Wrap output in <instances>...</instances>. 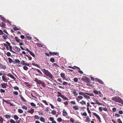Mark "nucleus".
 Here are the masks:
<instances>
[{
	"label": "nucleus",
	"mask_w": 123,
	"mask_h": 123,
	"mask_svg": "<svg viewBox=\"0 0 123 123\" xmlns=\"http://www.w3.org/2000/svg\"><path fill=\"white\" fill-rule=\"evenodd\" d=\"M57 120L59 122H62V119L61 118L59 117L57 119Z\"/></svg>",
	"instance_id": "nucleus-32"
},
{
	"label": "nucleus",
	"mask_w": 123,
	"mask_h": 123,
	"mask_svg": "<svg viewBox=\"0 0 123 123\" xmlns=\"http://www.w3.org/2000/svg\"><path fill=\"white\" fill-rule=\"evenodd\" d=\"M49 54L51 55H58L59 53L58 52H49Z\"/></svg>",
	"instance_id": "nucleus-3"
},
{
	"label": "nucleus",
	"mask_w": 123,
	"mask_h": 123,
	"mask_svg": "<svg viewBox=\"0 0 123 123\" xmlns=\"http://www.w3.org/2000/svg\"><path fill=\"white\" fill-rule=\"evenodd\" d=\"M10 48V51L13 52L15 53V52H14V51H13V50H12V46H10L9 47Z\"/></svg>",
	"instance_id": "nucleus-51"
},
{
	"label": "nucleus",
	"mask_w": 123,
	"mask_h": 123,
	"mask_svg": "<svg viewBox=\"0 0 123 123\" xmlns=\"http://www.w3.org/2000/svg\"><path fill=\"white\" fill-rule=\"evenodd\" d=\"M84 97L87 99H90V98L89 96H88L85 94L84 95Z\"/></svg>",
	"instance_id": "nucleus-38"
},
{
	"label": "nucleus",
	"mask_w": 123,
	"mask_h": 123,
	"mask_svg": "<svg viewBox=\"0 0 123 123\" xmlns=\"http://www.w3.org/2000/svg\"><path fill=\"white\" fill-rule=\"evenodd\" d=\"M73 108L75 110H77L79 109L78 107L77 106H74Z\"/></svg>",
	"instance_id": "nucleus-33"
},
{
	"label": "nucleus",
	"mask_w": 123,
	"mask_h": 123,
	"mask_svg": "<svg viewBox=\"0 0 123 123\" xmlns=\"http://www.w3.org/2000/svg\"><path fill=\"white\" fill-rule=\"evenodd\" d=\"M112 111L114 112H115L116 111V108L114 107L112 108Z\"/></svg>",
	"instance_id": "nucleus-64"
},
{
	"label": "nucleus",
	"mask_w": 123,
	"mask_h": 123,
	"mask_svg": "<svg viewBox=\"0 0 123 123\" xmlns=\"http://www.w3.org/2000/svg\"><path fill=\"white\" fill-rule=\"evenodd\" d=\"M32 64L33 65L36 66L37 67L39 68V65H38L37 64H36L35 63H32Z\"/></svg>",
	"instance_id": "nucleus-48"
},
{
	"label": "nucleus",
	"mask_w": 123,
	"mask_h": 123,
	"mask_svg": "<svg viewBox=\"0 0 123 123\" xmlns=\"http://www.w3.org/2000/svg\"><path fill=\"white\" fill-rule=\"evenodd\" d=\"M41 84L43 86V87H45L46 84H45L44 82L42 81Z\"/></svg>",
	"instance_id": "nucleus-41"
},
{
	"label": "nucleus",
	"mask_w": 123,
	"mask_h": 123,
	"mask_svg": "<svg viewBox=\"0 0 123 123\" xmlns=\"http://www.w3.org/2000/svg\"><path fill=\"white\" fill-rule=\"evenodd\" d=\"M6 68V66H3L0 63V68L4 69Z\"/></svg>",
	"instance_id": "nucleus-17"
},
{
	"label": "nucleus",
	"mask_w": 123,
	"mask_h": 123,
	"mask_svg": "<svg viewBox=\"0 0 123 123\" xmlns=\"http://www.w3.org/2000/svg\"><path fill=\"white\" fill-rule=\"evenodd\" d=\"M117 97H113L112 98V100L114 101H115L116 102V100L117 99Z\"/></svg>",
	"instance_id": "nucleus-27"
},
{
	"label": "nucleus",
	"mask_w": 123,
	"mask_h": 123,
	"mask_svg": "<svg viewBox=\"0 0 123 123\" xmlns=\"http://www.w3.org/2000/svg\"><path fill=\"white\" fill-rule=\"evenodd\" d=\"M34 109H32L31 110H29L27 111V112L30 113L32 114L34 112Z\"/></svg>",
	"instance_id": "nucleus-11"
},
{
	"label": "nucleus",
	"mask_w": 123,
	"mask_h": 123,
	"mask_svg": "<svg viewBox=\"0 0 123 123\" xmlns=\"http://www.w3.org/2000/svg\"><path fill=\"white\" fill-rule=\"evenodd\" d=\"M117 121L119 123H122V121L120 119H118L117 120Z\"/></svg>",
	"instance_id": "nucleus-55"
},
{
	"label": "nucleus",
	"mask_w": 123,
	"mask_h": 123,
	"mask_svg": "<svg viewBox=\"0 0 123 123\" xmlns=\"http://www.w3.org/2000/svg\"><path fill=\"white\" fill-rule=\"evenodd\" d=\"M3 121L4 120L3 118L0 116V123H3Z\"/></svg>",
	"instance_id": "nucleus-21"
},
{
	"label": "nucleus",
	"mask_w": 123,
	"mask_h": 123,
	"mask_svg": "<svg viewBox=\"0 0 123 123\" xmlns=\"http://www.w3.org/2000/svg\"><path fill=\"white\" fill-rule=\"evenodd\" d=\"M2 45H3V46L6 47V49L7 50H9V48L7 44L5 43H3L2 44Z\"/></svg>",
	"instance_id": "nucleus-15"
},
{
	"label": "nucleus",
	"mask_w": 123,
	"mask_h": 123,
	"mask_svg": "<svg viewBox=\"0 0 123 123\" xmlns=\"http://www.w3.org/2000/svg\"><path fill=\"white\" fill-rule=\"evenodd\" d=\"M122 99L121 98L119 97H117V99L116 100V102L120 103Z\"/></svg>",
	"instance_id": "nucleus-12"
},
{
	"label": "nucleus",
	"mask_w": 123,
	"mask_h": 123,
	"mask_svg": "<svg viewBox=\"0 0 123 123\" xmlns=\"http://www.w3.org/2000/svg\"><path fill=\"white\" fill-rule=\"evenodd\" d=\"M4 34V35L2 37L3 38L4 40H6L7 39V38L8 37V36L5 34L4 33L3 34Z\"/></svg>",
	"instance_id": "nucleus-13"
},
{
	"label": "nucleus",
	"mask_w": 123,
	"mask_h": 123,
	"mask_svg": "<svg viewBox=\"0 0 123 123\" xmlns=\"http://www.w3.org/2000/svg\"><path fill=\"white\" fill-rule=\"evenodd\" d=\"M14 39L17 43H19L20 42V41H21L18 38V37L17 36H15V37Z\"/></svg>",
	"instance_id": "nucleus-8"
},
{
	"label": "nucleus",
	"mask_w": 123,
	"mask_h": 123,
	"mask_svg": "<svg viewBox=\"0 0 123 123\" xmlns=\"http://www.w3.org/2000/svg\"><path fill=\"white\" fill-rule=\"evenodd\" d=\"M6 55L8 56H10L11 55L10 53L9 52H7Z\"/></svg>",
	"instance_id": "nucleus-47"
},
{
	"label": "nucleus",
	"mask_w": 123,
	"mask_h": 123,
	"mask_svg": "<svg viewBox=\"0 0 123 123\" xmlns=\"http://www.w3.org/2000/svg\"><path fill=\"white\" fill-rule=\"evenodd\" d=\"M85 78V82H86L89 83L90 82V79L88 78L86 76H84Z\"/></svg>",
	"instance_id": "nucleus-10"
},
{
	"label": "nucleus",
	"mask_w": 123,
	"mask_h": 123,
	"mask_svg": "<svg viewBox=\"0 0 123 123\" xmlns=\"http://www.w3.org/2000/svg\"><path fill=\"white\" fill-rule=\"evenodd\" d=\"M68 114L67 112L64 109L63 111L62 115L63 116L66 117L68 115Z\"/></svg>",
	"instance_id": "nucleus-5"
},
{
	"label": "nucleus",
	"mask_w": 123,
	"mask_h": 123,
	"mask_svg": "<svg viewBox=\"0 0 123 123\" xmlns=\"http://www.w3.org/2000/svg\"><path fill=\"white\" fill-rule=\"evenodd\" d=\"M13 117L14 119L15 120H17L19 118L16 115H14L13 116Z\"/></svg>",
	"instance_id": "nucleus-18"
},
{
	"label": "nucleus",
	"mask_w": 123,
	"mask_h": 123,
	"mask_svg": "<svg viewBox=\"0 0 123 123\" xmlns=\"http://www.w3.org/2000/svg\"><path fill=\"white\" fill-rule=\"evenodd\" d=\"M93 92L95 94H98V91L97 90H94L93 91Z\"/></svg>",
	"instance_id": "nucleus-34"
},
{
	"label": "nucleus",
	"mask_w": 123,
	"mask_h": 123,
	"mask_svg": "<svg viewBox=\"0 0 123 123\" xmlns=\"http://www.w3.org/2000/svg\"><path fill=\"white\" fill-rule=\"evenodd\" d=\"M18 112L20 113H22L23 112V111L21 109H19L18 110Z\"/></svg>",
	"instance_id": "nucleus-31"
},
{
	"label": "nucleus",
	"mask_w": 123,
	"mask_h": 123,
	"mask_svg": "<svg viewBox=\"0 0 123 123\" xmlns=\"http://www.w3.org/2000/svg\"><path fill=\"white\" fill-rule=\"evenodd\" d=\"M3 100L4 102H5V103H6L7 104H10V102H9V101H6V100H4L3 99Z\"/></svg>",
	"instance_id": "nucleus-57"
},
{
	"label": "nucleus",
	"mask_w": 123,
	"mask_h": 123,
	"mask_svg": "<svg viewBox=\"0 0 123 123\" xmlns=\"http://www.w3.org/2000/svg\"><path fill=\"white\" fill-rule=\"evenodd\" d=\"M15 49L17 52H19L20 50V49L16 46L15 47Z\"/></svg>",
	"instance_id": "nucleus-22"
},
{
	"label": "nucleus",
	"mask_w": 123,
	"mask_h": 123,
	"mask_svg": "<svg viewBox=\"0 0 123 123\" xmlns=\"http://www.w3.org/2000/svg\"><path fill=\"white\" fill-rule=\"evenodd\" d=\"M22 108L24 109H25L26 110H27L28 109L27 107L25 105H22Z\"/></svg>",
	"instance_id": "nucleus-23"
},
{
	"label": "nucleus",
	"mask_w": 123,
	"mask_h": 123,
	"mask_svg": "<svg viewBox=\"0 0 123 123\" xmlns=\"http://www.w3.org/2000/svg\"><path fill=\"white\" fill-rule=\"evenodd\" d=\"M41 70L45 74L48 76L51 79H53L54 78L52 75L48 70H46L45 69H43L42 70L41 69Z\"/></svg>",
	"instance_id": "nucleus-1"
},
{
	"label": "nucleus",
	"mask_w": 123,
	"mask_h": 123,
	"mask_svg": "<svg viewBox=\"0 0 123 123\" xmlns=\"http://www.w3.org/2000/svg\"><path fill=\"white\" fill-rule=\"evenodd\" d=\"M56 111L54 110L52 111L51 112V113L54 115H55L56 114Z\"/></svg>",
	"instance_id": "nucleus-28"
},
{
	"label": "nucleus",
	"mask_w": 123,
	"mask_h": 123,
	"mask_svg": "<svg viewBox=\"0 0 123 123\" xmlns=\"http://www.w3.org/2000/svg\"><path fill=\"white\" fill-rule=\"evenodd\" d=\"M50 60L51 62L53 63L55 62V59L54 58H50Z\"/></svg>",
	"instance_id": "nucleus-26"
},
{
	"label": "nucleus",
	"mask_w": 123,
	"mask_h": 123,
	"mask_svg": "<svg viewBox=\"0 0 123 123\" xmlns=\"http://www.w3.org/2000/svg\"><path fill=\"white\" fill-rule=\"evenodd\" d=\"M96 79L100 83L102 84H104V83L101 80L97 78Z\"/></svg>",
	"instance_id": "nucleus-9"
},
{
	"label": "nucleus",
	"mask_w": 123,
	"mask_h": 123,
	"mask_svg": "<svg viewBox=\"0 0 123 123\" xmlns=\"http://www.w3.org/2000/svg\"><path fill=\"white\" fill-rule=\"evenodd\" d=\"M92 115H94L99 120V122H100L101 121V118L96 113L93 112Z\"/></svg>",
	"instance_id": "nucleus-2"
},
{
	"label": "nucleus",
	"mask_w": 123,
	"mask_h": 123,
	"mask_svg": "<svg viewBox=\"0 0 123 123\" xmlns=\"http://www.w3.org/2000/svg\"><path fill=\"white\" fill-rule=\"evenodd\" d=\"M85 93L87 95H89L91 96H94V95L93 93H91V94H89L88 93L85 92Z\"/></svg>",
	"instance_id": "nucleus-20"
},
{
	"label": "nucleus",
	"mask_w": 123,
	"mask_h": 123,
	"mask_svg": "<svg viewBox=\"0 0 123 123\" xmlns=\"http://www.w3.org/2000/svg\"><path fill=\"white\" fill-rule=\"evenodd\" d=\"M25 55L28 58V59L30 60H31L32 59V57H29L27 55Z\"/></svg>",
	"instance_id": "nucleus-44"
},
{
	"label": "nucleus",
	"mask_w": 123,
	"mask_h": 123,
	"mask_svg": "<svg viewBox=\"0 0 123 123\" xmlns=\"http://www.w3.org/2000/svg\"><path fill=\"white\" fill-rule=\"evenodd\" d=\"M91 121V119L89 117H87L86 118V119L85 120L86 122H89Z\"/></svg>",
	"instance_id": "nucleus-24"
},
{
	"label": "nucleus",
	"mask_w": 123,
	"mask_h": 123,
	"mask_svg": "<svg viewBox=\"0 0 123 123\" xmlns=\"http://www.w3.org/2000/svg\"><path fill=\"white\" fill-rule=\"evenodd\" d=\"M8 59L9 61V62L10 63H12V62H13V60L11 58H8Z\"/></svg>",
	"instance_id": "nucleus-35"
},
{
	"label": "nucleus",
	"mask_w": 123,
	"mask_h": 123,
	"mask_svg": "<svg viewBox=\"0 0 123 123\" xmlns=\"http://www.w3.org/2000/svg\"><path fill=\"white\" fill-rule=\"evenodd\" d=\"M42 81L40 80H39L37 82V83L38 84H40Z\"/></svg>",
	"instance_id": "nucleus-52"
},
{
	"label": "nucleus",
	"mask_w": 123,
	"mask_h": 123,
	"mask_svg": "<svg viewBox=\"0 0 123 123\" xmlns=\"http://www.w3.org/2000/svg\"><path fill=\"white\" fill-rule=\"evenodd\" d=\"M78 80V79L77 78H75L74 79V81L75 82H77Z\"/></svg>",
	"instance_id": "nucleus-37"
},
{
	"label": "nucleus",
	"mask_w": 123,
	"mask_h": 123,
	"mask_svg": "<svg viewBox=\"0 0 123 123\" xmlns=\"http://www.w3.org/2000/svg\"><path fill=\"white\" fill-rule=\"evenodd\" d=\"M61 76L63 78V80H65V79L66 76L65 75V74L64 73H61L60 74Z\"/></svg>",
	"instance_id": "nucleus-7"
},
{
	"label": "nucleus",
	"mask_w": 123,
	"mask_h": 123,
	"mask_svg": "<svg viewBox=\"0 0 123 123\" xmlns=\"http://www.w3.org/2000/svg\"><path fill=\"white\" fill-rule=\"evenodd\" d=\"M40 120L41 121L43 122H45V119L44 118L42 117H41L40 118Z\"/></svg>",
	"instance_id": "nucleus-29"
},
{
	"label": "nucleus",
	"mask_w": 123,
	"mask_h": 123,
	"mask_svg": "<svg viewBox=\"0 0 123 123\" xmlns=\"http://www.w3.org/2000/svg\"><path fill=\"white\" fill-rule=\"evenodd\" d=\"M13 94L15 95H17L18 94V92L16 91H14L13 92Z\"/></svg>",
	"instance_id": "nucleus-62"
},
{
	"label": "nucleus",
	"mask_w": 123,
	"mask_h": 123,
	"mask_svg": "<svg viewBox=\"0 0 123 123\" xmlns=\"http://www.w3.org/2000/svg\"><path fill=\"white\" fill-rule=\"evenodd\" d=\"M21 99L24 102H26V100L23 97H22L21 98Z\"/></svg>",
	"instance_id": "nucleus-56"
},
{
	"label": "nucleus",
	"mask_w": 123,
	"mask_h": 123,
	"mask_svg": "<svg viewBox=\"0 0 123 123\" xmlns=\"http://www.w3.org/2000/svg\"><path fill=\"white\" fill-rule=\"evenodd\" d=\"M82 116H87L86 113V112H84L82 114Z\"/></svg>",
	"instance_id": "nucleus-58"
},
{
	"label": "nucleus",
	"mask_w": 123,
	"mask_h": 123,
	"mask_svg": "<svg viewBox=\"0 0 123 123\" xmlns=\"http://www.w3.org/2000/svg\"><path fill=\"white\" fill-rule=\"evenodd\" d=\"M29 53L33 57H35V55L33 53L30 51V52Z\"/></svg>",
	"instance_id": "nucleus-30"
},
{
	"label": "nucleus",
	"mask_w": 123,
	"mask_h": 123,
	"mask_svg": "<svg viewBox=\"0 0 123 123\" xmlns=\"http://www.w3.org/2000/svg\"><path fill=\"white\" fill-rule=\"evenodd\" d=\"M13 30L14 31L19 30V29L17 28L16 27H13Z\"/></svg>",
	"instance_id": "nucleus-60"
},
{
	"label": "nucleus",
	"mask_w": 123,
	"mask_h": 123,
	"mask_svg": "<svg viewBox=\"0 0 123 123\" xmlns=\"http://www.w3.org/2000/svg\"><path fill=\"white\" fill-rule=\"evenodd\" d=\"M7 84V83H1L0 86L2 88H5L6 87Z\"/></svg>",
	"instance_id": "nucleus-4"
},
{
	"label": "nucleus",
	"mask_w": 123,
	"mask_h": 123,
	"mask_svg": "<svg viewBox=\"0 0 123 123\" xmlns=\"http://www.w3.org/2000/svg\"><path fill=\"white\" fill-rule=\"evenodd\" d=\"M13 88L15 89V90H19V88L18 87H17V86H15L13 87Z\"/></svg>",
	"instance_id": "nucleus-63"
},
{
	"label": "nucleus",
	"mask_w": 123,
	"mask_h": 123,
	"mask_svg": "<svg viewBox=\"0 0 123 123\" xmlns=\"http://www.w3.org/2000/svg\"><path fill=\"white\" fill-rule=\"evenodd\" d=\"M6 75L10 77L11 78L13 79L14 80V79H15V78L14 77L13 75L10 73H8V74H7Z\"/></svg>",
	"instance_id": "nucleus-6"
},
{
	"label": "nucleus",
	"mask_w": 123,
	"mask_h": 123,
	"mask_svg": "<svg viewBox=\"0 0 123 123\" xmlns=\"http://www.w3.org/2000/svg\"><path fill=\"white\" fill-rule=\"evenodd\" d=\"M73 93L74 94V95L75 96H77L78 95V93L76 92V91L75 89L73 90Z\"/></svg>",
	"instance_id": "nucleus-16"
},
{
	"label": "nucleus",
	"mask_w": 123,
	"mask_h": 123,
	"mask_svg": "<svg viewBox=\"0 0 123 123\" xmlns=\"http://www.w3.org/2000/svg\"><path fill=\"white\" fill-rule=\"evenodd\" d=\"M102 107H99L98 108V110L100 112H102Z\"/></svg>",
	"instance_id": "nucleus-49"
},
{
	"label": "nucleus",
	"mask_w": 123,
	"mask_h": 123,
	"mask_svg": "<svg viewBox=\"0 0 123 123\" xmlns=\"http://www.w3.org/2000/svg\"><path fill=\"white\" fill-rule=\"evenodd\" d=\"M4 116L6 118H10L11 117V115L7 114L5 115Z\"/></svg>",
	"instance_id": "nucleus-19"
},
{
	"label": "nucleus",
	"mask_w": 123,
	"mask_h": 123,
	"mask_svg": "<svg viewBox=\"0 0 123 123\" xmlns=\"http://www.w3.org/2000/svg\"><path fill=\"white\" fill-rule=\"evenodd\" d=\"M36 44L37 45L38 47H42V45L39 43H37Z\"/></svg>",
	"instance_id": "nucleus-42"
},
{
	"label": "nucleus",
	"mask_w": 123,
	"mask_h": 123,
	"mask_svg": "<svg viewBox=\"0 0 123 123\" xmlns=\"http://www.w3.org/2000/svg\"><path fill=\"white\" fill-rule=\"evenodd\" d=\"M30 105L33 107H35L36 106V105L33 102L30 103Z\"/></svg>",
	"instance_id": "nucleus-45"
},
{
	"label": "nucleus",
	"mask_w": 123,
	"mask_h": 123,
	"mask_svg": "<svg viewBox=\"0 0 123 123\" xmlns=\"http://www.w3.org/2000/svg\"><path fill=\"white\" fill-rule=\"evenodd\" d=\"M0 25L1 27H4L6 26V24L3 22H2L1 24Z\"/></svg>",
	"instance_id": "nucleus-25"
},
{
	"label": "nucleus",
	"mask_w": 123,
	"mask_h": 123,
	"mask_svg": "<svg viewBox=\"0 0 123 123\" xmlns=\"http://www.w3.org/2000/svg\"><path fill=\"white\" fill-rule=\"evenodd\" d=\"M2 80L6 82H7L8 81L7 80V78L5 77V76L3 75L2 77Z\"/></svg>",
	"instance_id": "nucleus-14"
},
{
	"label": "nucleus",
	"mask_w": 123,
	"mask_h": 123,
	"mask_svg": "<svg viewBox=\"0 0 123 123\" xmlns=\"http://www.w3.org/2000/svg\"><path fill=\"white\" fill-rule=\"evenodd\" d=\"M103 110H104L105 111H108L106 107H105V108L104 107V108H103Z\"/></svg>",
	"instance_id": "nucleus-59"
},
{
	"label": "nucleus",
	"mask_w": 123,
	"mask_h": 123,
	"mask_svg": "<svg viewBox=\"0 0 123 123\" xmlns=\"http://www.w3.org/2000/svg\"><path fill=\"white\" fill-rule=\"evenodd\" d=\"M58 95L57 96V97H60V96L61 95H62L61 94V93L60 92H58Z\"/></svg>",
	"instance_id": "nucleus-61"
},
{
	"label": "nucleus",
	"mask_w": 123,
	"mask_h": 123,
	"mask_svg": "<svg viewBox=\"0 0 123 123\" xmlns=\"http://www.w3.org/2000/svg\"><path fill=\"white\" fill-rule=\"evenodd\" d=\"M15 62L16 63H19L20 62V61L18 59H16L15 60Z\"/></svg>",
	"instance_id": "nucleus-43"
},
{
	"label": "nucleus",
	"mask_w": 123,
	"mask_h": 123,
	"mask_svg": "<svg viewBox=\"0 0 123 123\" xmlns=\"http://www.w3.org/2000/svg\"><path fill=\"white\" fill-rule=\"evenodd\" d=\"M80 103L81 105H85L86 104V102L83 100H82L80 102Z\"/></svg>",
	"instance_id": "nucleus-36"
},
{
	"label": "nucleus",
	"mask_w": 123,
	"mask_h": 123,
	"mask_svg": "<svg viewBox=\"0 0 123 123\" xmlns=\"http://www.w3.org/2000/svg\"><path fill=\"white\" fill-rule=\"evenodd\" d=\"M85 93H84L83 92H79V94H80V95H82L84 96V95Z\"/></svg>",
	"instance_id": "nucleus-54"
},
{
	"label": "nucleus",
	"mask_w": 123,
	"mask_h": 123,
	"mask_svg": "<svg viewBox=\"0 0 123 123\" xmlns=\"http://www.w3.org/2000/svg\"><path fill=\"white\" fill-rule=\"evenodd\" d=\"M34 118L35 119H39L40 117L37 115H35L34 116Z\"/></svg>",
	"instance_id": "nucleus-40"
},
{
	"label": "nucleus",
	"mask_w": 123,
	"mask_h": 123,
	"mask_svg": "<svg viewBox=\"0 0 123 123\" xmlns=\"http://www.w3.org/2000/svg\"><path fill=\"white\" fill-rule=\"evenodd\" d=\"M95 104H98L99 105V104H101V103H100L99 101H98L97 100H96Z\"/></svg>",
	"instance_id": "nucleus-53"
},
{
	"label": "nucleus",
	"mask_w": 123,
	"mask_h": 123,
	"mask_svg": "<svg viewBox=\"0 0 123 123\" xmlns=\"http://www.w3.org/2000/svg\"><path fill=\"white\" fill-rule=\"evenodd\" d=\"M36 70L38 72L40 73L42 75H43V74L40 70L38 69H37Z\"/></svg>",
	"instance_id": "nucleus-39"
},
{
	"label": "nucleus",
	"mask_w": 123,
	"mask_h": 123,
	"mask_svg": "<svg viewBox=\"0 0 123 123\" xmlns=\"http://www.w3.org/2000/svg\"><path fill=\"white\" fill-rule=\"evenodd\" d=\"M23 67V69L25 70H27L28 69V67L26 66H24Z\"/></svg>",
	"instance_id": "nucleus-46"
},
{
	"label": "nucleus",
	"mask_w": 123,
	"mask_h": 123,
	"mask_svg": "<svg viewBox=\"0 0 123 123\" xmlns=\"http://www.w3.org/2000/svg\"><path fill=\"white\" fill-rule=\"evenodd\" d=\"M11 123H15V122L12 119H11L10 120Z\"/></svg>",
	"instance_id": "nucleus-50"
}]
</instances>
